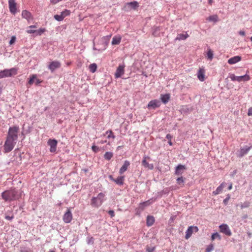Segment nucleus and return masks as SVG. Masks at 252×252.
Listing matches in <instances>:
<instances>
[{
    "label": "nucleus",
    "mask_w": 252,
    "mask_h": 252,
    "mask_svg": "<svg viewBox=\"0 0 252 252\" xmlns=\"http://www.w3.org/2000/svg\"><path fill=\"white\" fill-rule=\"evenodd\" d=\"M108 214L110 215L111 218L115 216L114 211L113 210H110L108 211Z\"/></svg>",
    "instance_id": "603ef678"
},
{
    "label": "nucleus",
    "mask_w": 252,
    "mask_h": 252,
    "mask_svg": "<svg viewBox=\"0 0 252 252\" xmlns=\"http://www.w3.org/2000/svg\"><path fill=\"white\" fill-rule=\"evenodd\" d=\"M225 183H221L216 189V190L214 191L213 192V194L214 195H217L221 193L222 191V189L225 186Z\"/></svg>",
    "instance_id": "b1692460"
},
{
    "label": "nucleus",
    "mask_w": 252,
    "mask_h": 252,
    "mask_svg": "<svg viewBox=\"0 0 252 252\" xmlns=\"http://www.w3.org/2000/svg\"><path fill=\"white\" fill-rule=\"evenodd\" d=\"M152 34L156 37L159 36L160 29L159 27H156L153 29Z\"/></svg>",
    "instance_id": "2f4dec72"
},
{
    "label": "nucleus",
    "mask_w": 252,
    "mask_h": 252,
    "mask_svg": "<svg viewBox=\"0 0 252 252\" xmlns=\"http://www.w3.org/2000/svg\"><path fill=\"white\" fill-rule=\"evenodd\" d=\"M87 243L88 245L93 244L94 239L93 237H88L87 239Z\"/></svg>",
    "instance_id": "c03bdc74"
},
{
    "label": "nucleus",
    "mask_w": 252,
    "mask_h": 252,
    "mask_svg": "<svg viewBox=\"0 0 252 252\" xmlns=\"http://www.w3.org/2000/svg\"><path fill=\"white\" fill-rule=\"evenodd\" d=\"M72 219V215L69 209L67 210V211L63 216V220L65 223H69Z\"/></svg>",
    "instance_id": "4468645a"
},
{
    "label": "nucleus",
    "mask_w": 252,
    "mask_h": 252,
    "mask_svg": "<svg viewBox=\"0 0 252 252\" xmlns=\"http://www.w3.org/2000/svg\"><path fill=\"white\" fill-rule=\"evenodd\" d=\"M169 145L172 146L173 145V143L171 141V140H169L168 142Z\"/></svg>",
    "instance_id": "69168bd1"
},
{
    "label": "nucleus",
    "mask_w": 252,
    "mask_h": 252,
    "mask_svg": "<svg viewBox=\"0 0 252 252\" xmlns=\"http://www.w3.org/2000/svg\"><path fill=\"white\" fill-rule=\"evenodd\" d=\"M36 25H31L29 27V28H32V29H34V28H36Z\"/></svg>",
    "instance_id": "680f3d73"
},
{
    "label": "nucleus",
    "mask_w": 252,
    "mask_h": 252,
    "mask_svg": "<svg viewBox=\"0 0 252 252\" xmlns=\"http://www.w3.org/2000/svg\"><path fill=\"white\" fill-rule=\"evenodd\" d=\"M170 97V96L169 94H161L160 96V99L163 103L166 104L169 100Z\"/></svg>",
    "instance_id": "393cba45"
},
{
    "label": "nucleus",
    "mask_w": 252,
    "mask_h": 252,
    "mask_svg": "<svg viewBox=\"0 0 252 252\" xmlns=\"http://www.w3.org/2000/svg\"><path fill=\"white\" fill-rule=\"evenodd\" d=\"M16 41V37L15 36H13L11 37V39L9 41V44H13Z\"/></svg>",
    "instance_id": "3c124183"
},
{
    "label": "nucleus",
    "mask_w": 252,
    "mask_h": 252,
    "mask_svg": "<svg viewBox=\"0 0 252 252\" xmlns=\"http://www.w3.org/2000/svg\"><path fill=\"white\" fill-rule=\"evenodd\" d=\"M250 203L248 201H245L241 205V208L242 209L248 208L250 206Z\"/></svg>",
    "instance_id": "37998d69"
},
{
    "label": "nucleus",
    "mask_w": 252,
    "mask_h": 252,
    "mask_svg": "<svg viewBox=\"0 0 252 252\" xmlns=\"http://www.w3.org/2000/svg\"><path fill=\"white\" fill-rule=\"evenodd\" d=\"M17 73V69L16 68L5 69L0 71V79L4 77H11Z\"/></svg>",
    "instance_id": "20e7f679"
},
{
    "label": "nucleus",
    "mask_w": 252,
    "mask_h": 252,
    "mask_svg": "<svg viewBox=\"0 0 252 252\" xmlns=\"http://www.w3.org/2000/svg\"><path fill=\"white\" fill-rule=\"evenodd\" d=\"M125 65L124 63L119 64L115 73V77L116 78H119L125 73Z\"/></svg>",
    "instance_id": "6e6552de"
},
{
    "label": "nucleus",
    "mask_w": 252,
    "mask_h": 252,
    "mask_svg": "<svg viewBox=\"0 0 252 252\" xmlns=\"http://www.w3.org/2000/svg\"><path fill=\"white\" fill-rule=\"evenodd\" d=\"M209 0V3L210 4H211V3H212V0Z\"/></svg>",
    "instance_id": "774afa93"
},
{
    "label": "nucleus",
    "mask_w": 252,
    "mask_h": 252,
    "mask_svg": "<svg viewBox=\"0 0 252 252\" xmlns=\"http://www.w3.org/2000/svg\"><path fill=\"white\" fill-rule=\"evenodd\" d=\"M232 188V184H230V185L229 186V187H228V190H231Z\"/></svg>",
    "instance_id": "e2e57ef3"
},
{
    "label": "nucleus",
    "mask_w": 252,
    "mask_h": 252,
    "mask_svg": "<svg viewBox=\"0 0 252 252\" xmlns=\"http://www.w3.org/2000/svg\"><path fill=\"white\" fill-rule=\"evenodd\" d=\"M155 249H156L155 247H150L147 246L146 247V252H154V251L155 250Z\"/></svg>",
    "instance_id": "a18cd8bd"
},
{
    "label": "nucleus",
    "mask_w": 252,
    "mask_h": 252,
    "mask_svg": "<svg viewBox=\"0 0 252 252\" xmlns=\"http://www.w3.org/2000/svg\"><path fill=\"white\" fill-rule=\"evenodd\" d=\"M111 130H107V131L105 132V134H104V135H106V134L108 135V134L110 133V132H111Z\"/></svg>",
    "instance_id": "0e129e2a"
},
{
    "label": "nucleus",
    "mask_w": 252,
    "mask_h": 252,
    "mask_svg": "<svg viewBox=\"0 0 252 252\" xmlns=\"http://www.w3.org/2000/svg\"><path fill=\"white\" fill-rule=\"evenodd\" d=\"M218 239L219 240H220L221 239V237L220 235V234L218 232L214 233L211 235V240L214 241L215 239Z\"/></svg>",
    "instance_id": "7c9ffc66"
},
{
    "label": "nucleus",
    "mask_w": 252,
    "mask_h": 252,
    "mask_svg": "<svg viewBox=\"0 0 252 252\" xmlns=\"http://www.w3.org/2000/svg\"><path fill=\"white\" fill-rule=\"evenodd\" d=\"M248 115L252 116V108H251L249 109L248 111Z\"/></svg>",
    "instance_id": "bf43d9fd"
},
{
    "label": "nucleus",
    "mask_w": 252,
    "mask_h": 252,
    "mask_svg": "<svg viewBox=\"0 0 252 252\" xmlns=\"http://www.w3.org/2000/svg\"><path fill=\"white\" fill-rule=\"evenodd\" d=\"M104 200L105 194L102 192H100L96 197H92L91 204L94 207L98 208L101 205Z\"/></svg>",
    "instance_id": "f03ea898"
},
{
    "label": "nucleus",
    "mask_w": 252,
    "mask_h": 252,
    "mask_svg": "<svg viewBox=\"0 0 252 252\" xmlns=\"http://www.w3.org/2000/svg\"><path fill=\"white\" fill-rule=\"evenodd\" d=\"M204 72L203 70L200 69L197 72V77L201 81L204 80Z\"/></svg>",
    "instance_id": "c85d7f7f"
},
{
    "label": "nucleus",
    "mask_w": 252,
    "mask_h": 252,
    "mask_svg": "<svg viewBox=\"0 0 252 252\" xmlns=\"http://www.w3.org/2000/svg\"><path fill=\"white\" fill-rule=\"evenodd\" d=\"M5 218L7 220H11L13 219V216H6L5 217Z\"/></svg>",
    "instance_id": "5fc2aeb1"
},
{
    "label": "nucleus",
    "mask_w": 252,
    "mask_h": 252,
    "mask_svg": "<svg viewBox=\"0 0 252 252\" xmlns=\"http://www.w3.org/2000/svg\"><path fill=\"white\" fill-rule=\"evenodd\" d=\"M35 79H36V75H35V74L32 75L30 78V80L28 82V84L30 85H32L34 82Z\"/></svg>",
    "instance_id": "58836bf2"
},
{
    "label": "nucleus",
    "mask_w": 252,
    "mask_h": 252,
    "mask_svg": "<svg viewBox=\"0 0 252 252\" xmlns=\"http://www.w3.org/2000/svg\"><path fill=\"white\" fill-rule=\"evenodd\" d=\"M220 231L221 233L226 236H230L232 232L228 225L226 224H222L219 226Z\"/></svg>",
    "instance_id": "423d86ee"
},
{
    "label": "nucleus",
    "mask_w": 252,
    "mask_h": 252,
    "mask_svg": "<svg viewBox=\"0 0 252 252\" xmlns=\"http://www.w3.org/2000/svg\"><path fill=\"white\" fill-rule=\"evenodd\" d=\"M61 66V63L59 61H54L49 63L48 69L53 72L56 69L59 68Z\"/></svg>",
    "instance_id": "1a4fd4ad"
},
{
    "label": "nucleus",
    "mask_w": 252,
    "mask_h": 252,
    "mask_svg": "<svg viewBox=\"0 0 252 252\" xmlns=\"http://www.w3.org/2000/svg\"><path fill=\"white\" fill-rule=\"evenodd\" d=\"M106 142H107V141H106V140H105V141L101 140V141H100V142H99V143H100V144H103V143H106Z\"/></svg>",
    "instance_id": "338daca9"
},
{
    "label": "nucleus",
    "mask_w": 252,
    "mask_h": 252,
    "mask_svg": "<svg viewBox=\"0 0 252 252\" xmlns=\"http://www.w3.org/2000/svg\"><path fill=\"white\" fill-rule=\"evenodd\" d=\"M96 68L97 65L95 63H92L89 65L90 71L92 73L96 71Z\"/></svg>",
    "instance_id": "c9c22d12"
},
{
    "label": "nucleus",
    "mask_w": 252,
    "mask_h": 252,
    "mask_svg": "<svg viewBox=\"0 0 252 252\" xmlns=\"http://www.w3.org/2000/svg\"><path fill=\"white\" fill-rule=\"evenodd\" d=\"M115 136L114 135L113 132L111 130L110 133L107 135V138H108V139L112 138L114 139H115Z\"/></svg>",
    "instance_id": "de8ad7c7"
},
{
    "label": "nucleus",
    "mask_w": 252,
    "mask_h": 252,
    "mask_svg": "<svg viewBox=\"0 0 252 252\" xmlns=\"http://www.w3.org/2000/svg\"><path fill=\"white\" fill-rule=\"evenodd\" d=\"M151 203L152 202L151 201V200L141 203L139 205V208L143 210L145 207L149 206L151 204Z\"/></svg>",
    "instance_id": "c756f323"
},
{
    "label": "nucleus",
    "mask_w": 252,
    "mask_h": 252,
    "mask_svg": "<svg viewBox=\"0 0 252 252\" xmlns=\"http://www.w3.org/2000/svg\"><path fill=\"white\" fill-rule=\"evenodd\" d=\"M20 190L15 189L3 191L1 197L5 201H11L18 199L21 196Z\"/></svg>",
    "instance_id": "f257e3e1"
},
{
    "label": "nucleus",
    "mask_w": 252,
    "mask_h": 252,
    "mask_svg": "<svg viewBox=\"0 0 252 252\" xmlns=\"http://www.w3.org/2000/svg\"><path fill=\"white\" fill-rule=\"evenodd\" d=\"M189 36V35L187 33V32L184 33H179L177 34V37L175 38L176 40H184L186 39Z\"/></svg>",
    "instance_id": "5701e85b"
},
{
    "label": "nucleus",
    "mask_w": 252,
    "mask_h": 252,
    "mask_svg": "<svg viewBox=\"0 0 252 252\" xmlns=\"http://www.w3.org/2000/svg\"><path fill=\"white\" fill-rule=\"evenodd\" d=\"M113 156V153L112 152H107L105 153L104 155V158L107 160H109L110 159H111Z\"/></svg>",
    "instance_id": "473e14b6"
},
{
    "label": "nucleus",
    "mask_w": 252,
    "mask_h": 252,
    "mask_svg": "<svg viewBox=\"0 0 252 252\" xmlns=\"http://www.w3.org/2000/svg\"><path fill=\"white\" fill-rule=\"evenodd\" d=\"M54 18L55 20L58 21H62L63 20V16L62 14L61 15H55L54 16Z\"/></svg>",
    "instance_id": "4c0bfd02"
},
{
    "label": "nucleus",
    "mask_w": 252,
    "mask_h": 252,
    "mask_svg": "<svg viewBox=\"0 0 252 252\" xmlns=\"http://www.w3.org/2000/svg\"><path fill=\"white\" fill-rule=\"evenodd\" d=\"M155 220L153 216H148L146 219V224L148 226H151L155 222Z\"/></svg>",
    "instance_id": "412c9836"
},
{
    "label": "nucleus",
    "mask_w": 252,
    "mask_h": 252,
    "mask_svg": "<svg viewBox=\"0 0 252 252\" xmlns=\"http://www.w3.org/2000/svg\"><path fill=\"white\" fill-rule=\"evenodd\" d=\"M34 81L36 85H38L41 82V81L40 79H37L36 77V79H34Z\"/></svg>",
    "instance_id": "6e6d98bb"
},
{
    "label": "nucleus",
    "mask_w": 252,
    "mask_h": 252,
    "mask_svg": "<svg viewBox=\"0 0 252 252\" xmlns=\"http://www.w3.org/2000/svg\"><path fill=\"white\" fill-rule=\"evenodd\" d=\"M45 32V28H40L38 30H36L35 33H36V35H41Z\"/></svg>",
    "instance_id": "ea45409f"
},
{
    "label": "nucleus",
    "mask_w": 252,
    "mask_h": 252,
    "mask_svg": "<svg viewBox=\"0 0 252 252\" xmlns=\"http://www.w3.org/2000/svg\"><path fill=\"white\" fill-rule=\"evenodd\" d=\"M122 37L120 35L114 36L112 39V44L113 45H118L120 43Z\"/></svg>",
    "instance_id": "4be33fe9"
},
{
    "label": "nucleus",
    "mask_w": 252,
    "mask_h": 252,
    "mask_svg": "<svg viewBox=\"0 0 252 252\" xmlns=\"http://www.w3.org/2000/svg\"><path fill=\"white\" fill-rule=\"evenodd\" d=\"M9 8L10 12L13 14L16 13V3L15 0H8Z\"/></svg>",
    "instance_id": "2eb2a0df"
},
{
    "label": "nucleus",
    "mask_w": 252,
    "mask_h": 252,
    "mask_svg": "<svg viewBox=\"0 0 252 252\" xmlns=\"http://www.w3.org/2000/svg\"><path fill=\"white\" fill-rule=\"evenodd\" d=\"M214 250V246L211 244L207 246L205 250V252H211Z\"/></svg>",
    "instance_id": "79ce46f5"
},
{
    "label": "nucleus",
    "mask_w": 252,
    "mask_h": 252,
    "mask_svg": "<svg viewBox=\"0 0 252 252\" xmlns=\"http://www.w3.org/2000/svg\"><path fill=\"white\" fill-rule=\"evenodd\" d=\"M213 52L211 49H209L207 53V57L208 59L211 61L213 58Z\"/></svg>",
    "instance_id": "e433bc0d"
},
{
    "label": "nucleus",
    "mask_w": 252,
    "mask_h": 252,
    "mask_svg": "<svg viewBox=\"0 0 252 252\" xmlns=\"http://www.w3.org/2000/svg\"><path fill=\"white\" fill-rule=\"evenodd\" d=\"M124 176H119L116 179H113V181L117 184L121 186L124 184Z\"/></svg>",
    "instance_id": "a878e982"
},
{
    "label": "nucleus",
    "mask_w": 252,
    "mask_h": 252,
    "mask_svg": "<svg viewBox=\"0 0 252 252\" xmlns=\"http://www.w3.org/2000/svg\"><path fill=\"white\" fill-rule=\"evenodd\" d=\"M130 165V162L128 160H125L124 161V164L120 169L119 173L120 174H123L125 171H126L127 168Z\"/></svg>",
    "instance_id": "a211bd4d"
},
{
    "label": "nucleus",
    "mask_w": 252,
    "mask_h": 252,
    "mask_svg": "<svg viewBox=\"0 0 252 252\" xmlns=\"http://www.w3.org/2000/svg\"><path fill=\"white\" fill-rule=\"evenodd\" d=\"M138 6V2L136 1H133L126 3L124 6V8L126 10L129 11L131 9H136Z\"/></svg>",
    "instance_id": "9b49d317"
},
{
    "label": "nucleus",
    "mask_w": 252,
    "mask_h": 252,
    "mask_svg": "<svg viewBox=\"0 0 252 252\" xmlns=\"http://www.w3.org/2000/svg\"><path fill=\"white\" fill-rule=\"evenodd\" d=\"M177 183L181 186V187H183L185 183V178H184L182 176L179 177L176 179Z\"/></svg>",
    "instance_id": "72a5a7b5"
},
{
    "label": "nucleus",
    "mask_w": 252,
    "mask_h": 252,
    "mask_svg": "<svg viewBox=\"0 0 252 252\" xmlns=\"http://www.w3.org/2000/svg\"><path fill=\"white\" fill-rule=\"evenodd\" d=\"M61 14L63 16V18L70 14V11L68 10H65L61 13Z\"/></svg>",
    "instance_id": "49530a36"
},
{
    "label": "nucleus",
    "mask_w": 252,
    "mask_h": 252,
    "mask_svg": "<svg viewBox=\"0 0 252 252\" xmlns=\"http://www.w3.org/2000/svg\"><path fill=\"white\" fill-rule=\"evenodd\" d=\"M92 149L95 153H97L99 151L98 147L95 146V145H93L92 147Z\"/></svg>",
    "instance_id": "8fccbe9b"
},
{
    "label": "nucleus",
    "mask_w": 252,
    "mask_h": 252,
    "mask_svg": "<svg viewBox=\"0 0 252 252\" xmlns=\"http://www.w3.org/2000/svg\"><path fill=\"white\" fill-rule=\"evenodd\" d=\"M148 158L149 159L150 158L148 156H144L143 157V159L142 160V165L145 168H147L149 169H153L154 168V165L153 164H150L147 161L146 159Z\"/></svg>",
    "instance_id": "f3484780"
},
{
    "label": "nucleus",
    "mask_w": 252,
    "mask_h": 252,
    "mask_svg": "<svg viewBox=\"0 0 252 252\" xmlns=\"http://www.w3.org/2000/svg\"><path fill=\"white\" fill-rule=\"evenodd\" d=\"M207 20L209 21L216 22L218 21V17L217 15H211L207 19Z\"/></svg>",
    "instance_id": "f704fd0d"
},
{
    "label": "nucleus",
    "mask_w": 252,
    "mask_h": 252,
    "mask_svg": "<svg viewBox=\"0 0 252 252\" xmlns=\"http://www.w3.org/2000/svg\"><path fill=\"white\" fill-rule=\"evenodd\" d=\"M22 16L23 18L27 19L28 21L32 19L31 13L26 10L22 11Z\"/></svg>",
    "instance_id": "6ab92c4d"
},
{
    "label": "nucleus",
    "mask_w": 252,
    "mask_h": 252,
    "mask_svg": "<svg viewBox=\"0 0 252 252\" xmlns=\"http://www.w3.org/2000/svg\"><path fill=\"white\" fill-rule=\"evenodd\" d=\"M230 196L229 194H227L226 197L223 200V202L225 205L227 204L228 200L230 199Z\"/></svg>",
    "instance_id": "09e8293b"
},
{
    "label": "nucleus",
    "mask_w": 252,
    "mask_h": 252,
    "mask_svg": "<svg viewBox=\"0 0 252 252\" xmlns=\"http://www.w3.org/2000/svg\"><path fill=\"white\" fill-rule=\"evenodd\" d=\"M161 105V102L159 100L154 99L151 100L147 105V108L149 109H155L159 107Z\"/></svg>",
    "instance_id": "9d476101"
},
{
    "label": "nucleus",
    "mask_w": 252,
    "mask_h": 252,
    "mask_svg": "<svg viewBox=\"0 0 252 252\" xmlns=\"http://www.w3.org/2000/svg\"><path fill=\"white\" fill-rule=\"evenodd\" d=\"M166 138L169 140H170L172 138V136L170 134H167L166 136Z\"/></svg>",
    "instance_id": "4d7b16f0"
},
{
    "label": "nucleus",
    "mask_w": 252,
    "mask_h": 252,
    "mask_svg": "<svg viewBox=\"0 0 252 252\" xmlns=\"http://www.w3.org/2000/svg\"><path fill=\"white\" fill-rule=\"evenodd\" d=\"M241 60V57L239 56H236L230 58L228 60V63L230 64H233L237 63Z\"/></svg>",
    "instance_id": "aec40b11"
},
{
    "label": "nucleus",
    "mask_w": 252,
    "mask_h": 252,
    "mask_svg": "<svg viewBox=\"0 0 252 252\" xmlns=\"http://www.w3.org/2000/svg\"><path fill=\"white\" fill-rule=\"evenodd\" d=\"M58 142L55 139H50L48 141V145L50 146V152L55 153L57 150Z\"/></svg>",
    "instance_id": "ddd939ff"
},
{
    "label": "nucleus",
    "mask_w": 252,
    "mask_h": 252,
    "mask_svg": "<svg viewBox=\"0 0 252 252\" xmlns=\"http://www.w3.org/2000/svg\"><path fill=\"white\" fill-rule=\"evenodd\" d=\"M252 148V146H245L242 148H241L237 152V156L239 158H242L245 155H247L250 150Z\"/></svg>",
    "instance_id": "0eeeda50"
},
{
    "label": "nucleus",
    "mask_w": 252,
    "mask_h": 252,
    "mask_svg": "<svg viewBox=\"0 0 252 252\" xmlns=\"http://www.w3.org/2000/svg\"><path fill=\"white\" fill-rule=\"evenodd\" d=\"M36 30H28L27 32L28 33H35Z\"/></svg>",
    "instance_id": "864d4df0"
},
{
    "label": "nucleus",
    "mask_w": 252,
    "mask_h": 252,
    "mask_svg": "<svg viewBox=\"0 0 252 252\" xmlns=\"http://www.w3.org/2000/svg\"><path fill=\"white\" fill-rule=\"evenodd\" d=\"M16 143V140L6 138L3 146L4 152L7 153L11 152L13 149Z\"/></svg>",
    "instance_id": "7ed1b4c3"
},
{
    "label": "nucleus",
    "mask_w": 252,
    "mask_h": 252,
    "mask_svg": "<svg viewBox=\"0 0 252 252\" xmlns=\"http://www.w3.org/2000/svg\"><path fill=\"white\" fill-rule=\"evenodd\" d=\"M21 252H31V251H28L25 249L21 250Z\"/></svg>",
    "instance_id": "052dcab7"
},
{
    "label": "nucleus",
    "mask_w": 252,
    "mask_h": 252,
    "mask_svg": "<svg viewBox=\"0 0 252 252\" xmlns=\"http://www.w3.org/2000/svg\"><path fill=\"white\" fill-rule=\"evenodd\" d=\"M111 37V34L110 35H107V36H103L102 38H101V41L103 42H104V49H106V47L107 46V45L109 43V40L110 39Z\"/></svg>",
    "instance_id": "bb28decb"
},
{
    "label": "nucleus",
    "mask_w": 252,
    "mask_h": 252,
    "mask_svg": "<svg viewBox=\"0 0 252 252\" xmlns=\"http://www.w3.org/2000/svg\"><path fill=\"white\" fill-rule=\"evenodd\" d=\"M229 78L232 81H237L238 82V76L235 75L234 74H230Z\"/></svg>",
    "instance_id": "a19ab883"
},
{
    "label": "nucleus",
    "mask_w": 252,
    "mask_h": 252,
    "mask_svg": "<svg viewBox=\"0 0 252 252\" xmlns=\"http://www.w3.org/2000/svg\"><path fill=\"white\" fill-rule=\"evenodd\" d=\"M198 231V228L197 226H190L188 227L186 232L185 238L188 239L192 235L193 232H196Z\"/></svg>",
    "instance_id": "f8f14e48"
},
{
    "label": "nucleus",
    "mask_w": 252,
    "mask_h": 252,
    "mask_svg": "<svg viewBox=\"0 0 252 252\" xmlns=\"http://www.w3.org/2000/svg\"><path fill=\"white\" fill-rule=\"evenodd\" d=\"M250 80V77L247 74H246L245 75H243V76H238V82H240L242 81H244V82L248 81Z\"/></svg>",
    "instance_id": "cd10ccee"
},
{
    "label": "nucleus",
    "mask_w": 252,
    "mask_h": 252,
    "mask_svg": "<svg viewBox=\"0 0 252 252\" xmlns=\"http://www.w3.org/2000/svg\"><path fill=\"white\" fill-rule=\"evenodd\" d=\"M239 34L242 36H245V32L244 31H240L239 32Z\"/></svg>",
    "instance_id": "13d9d810"
},
{
    "label": "nucleus",
    "mask_w": 252,
    "mask_h": 252,
    "mask_svg": "<svg viewBox=\"0 0 252 252\" xmlns=\"http://www.w3.org/2000/svg\"><path fill=\"white\" fill-rule=\"evenodd\" d=\"M19 127L14 126L10 127L8 130V134L6 138L17 141L18 138V132Z\"/></svg>",
    "instance_id": "39448f33"
},
{
    "label": "nucleus",
    "mask_w": 252,
    "mask_h": 252,
    "mask_svg": "<svg viewBox=\"0 0 252 252\" xmlns=\"http://www.w3.org/2000/svg\"><path fill=\"white\" fill-rule=\"evenodd\" d=\"M186 168L185 165L182 164H179L177 166H176L175 171V175L177 176H181L184 173Z\"/></svg>",
    "instance_id": "dca6fc26"
}]
</instances>
